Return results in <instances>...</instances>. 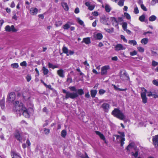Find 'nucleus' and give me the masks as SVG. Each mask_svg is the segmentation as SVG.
<instances>
[{
    "label": "nucleus",
    "mask_w": 158,
    "mask_h": 158,
    "mask_svg": "<svg viewBox=\"0 0 158 158\" xmlns=\"http://www.w3.org/2000/svg\"><path fill=\"white\" fill-rule=\"evenodd\" d=\"M14 110L18 112L20 114L22 113L26 117H28L30 113L27 109L23 106V104L18 101H16L15 104Z\"/></svg>",
    "instance_id": "1"
},
{
    "label": "nucleus",
    "mask_w": 158,
    "mask_h": 158,
    "mask_svg": "<svg viewBox=\"0 0 158 158\" xmlns=\"http://www.w3.org/2000/svg\"><path fill=\"white\" fill-rule=\"evenodd\" d=\"M112 114L121 120H124L125 118V116L123 113L117 108L114 109L112 112Z\"/></svg>",
    "instance_id": "2"
},
{
    "label": "nucleus",
    "mask_w": 158,
    "mask_h": 158,
    "mask_svg": "<svg viewBox=\"0 0 158 158\" xmlns=\"http://www.w3.org/2000/svg\"><path fill=\"white\" fill-rule=\"evenodd\" d=\"M118 133L121 135H115L114 136L116 137V139L118 140V141L120 142L121 146L122 147L123 146L124 143V141L125 140V139L124 137L125 136L124 133V132H118Z\"/></svg>",
    "instance_id": "3"
},
{
    "label": "nucleus",
    "mask_w": 158,
    "mask_h": 158,
    "mask_svg": "<svg viewBox=\"0 0 158 158\" xmlns=\"http://www.w3.org/2000/svg\"><path fill=\"white\" fill-rule=\"evenodd\" d=\"M142 92L141 93V96L142 100V102L143 103H146L147 102L148 98L146 96L147 90L144 88H141Z\"/></svg>",
    "instance_id": "4"
},
{
    "label": "nucleus",
    "mask_w": 158,
    "mask_h": 158,
    "mask_svg": "<svg viewBox=\"0 0 158 158\" xmlns=\"http://www.w3.org/2000/svg\"><path fill=\"white\" fill-rule=\"evenodd\" d=\"M69 88L71 91L76 92V93H77L78 95H82L84 93V91L82 89H77L74 86H70Z\"/></svg>",
    "instance_id": "5"
},
{
    "label": "nucleus",
    "mask_w": 158,
    "mask_h": 158,
    "mask_svg": "<svg viewBox=\"0 0 158 158\" xmlns=\"http://www.w3.org/2000/svg\"><path fill=\"white\" fill-rule=\"evenodd\" d=\"M78 96V93H71L68 92L67 94H66L65 98L66 99L70 98L72 99H74Z\"/></svg>",
    "instance_id": "6"
},
{
    "label": "nucleus",
    "mask_w": 158,
    "mask_h": 158,
    "mask_svg": "<svg viewBox=\"0 0 158 158\" xmlns=\"http://www.w3.org/2000/svg\"><path fill=\"white\" fill-rule=\"evenodd\" d=\"M15 95L14 92H11L8 95L7 100L10 102H13L15 99Z\"/></svg>",
    "instance_id": "7"
},
{
    "label": "nucleus",
    "mask_w": 158,
    "mask_h": 158,
    "mask_svg": "<svg viewBox=\"0 0 158 158\" xmlns=\"http://www.w3.org/2000/svg\"><path fill=\"white\" fill-rule=\"evenodd\" d=\"M5 31H6L10 32L12 31L13 32H16L17 30L15 28L13 25H12L11 27L9 25L6 26L5 27Z\"/></svg>",
    "instance_id": "8"
},
{
    "label": "nucleus",
    "mask_w": 158,
    "mask_h": 158,
    "mask_svg": "<svg viewBox=\"0 0 158 158\" xmlns=\"http://www.w3.org/2000/svg\"><path fill=\"white\" fill-rule=\"evenodd\" d=\"M110 67L108 66H105L102 67L101 73L102 75H104L106 74L107 70L109 69Z\"/></svg>",
    "instance_id": "9"
},
{
    "label": "nucleus",
    "mask_w": 158,
    "mask_h": 158,
    "mask_svg": "<svg viewBox=\"0 0 158 158\" xmlns=\"http://www.w3.org/2000/svg\"><path fill=\"white\" fill-rule=\"evenodd\" d=\"M126 47L121 44H118L116 45L114 47V50L116 51H118L121 50H124Z\"/></svg>",
    "instance_id": "10"
},
{
    "label": "nucleus",
    "mask_w": 158,
    "mask_h": 158,
    "mask_svg": "<svg viewBox=\"0 0 158 158\" xmlns=\"http://www.w3.org/2000/svg\"><path fill=\"white\" fill-rule=\"evenodd\" d=\"M153 143L155 147H158V135L154 136L152 137Z\"/></svg>",
    "instance_id": "11"
},
{
    "label": "nucleus",
    "mask_w": 158,
    "mask_h": 158,
    "mask_svg": "<svg viewBox=\"0 0 158 158\" xmlns=\"http://www.w3.org/2000/svg\"><path fill=\"white\" fill-rule=\"evenodd\" d=\"M109 106L110 105L108 104L105 103L102 105L101 107L105 112H107L109 108Z\"/></svg>",
    "instance_id": "12"
},
{
    "label": "nucleus",
    "mask_w": 158,
    "mask_h": 158,
    "mask_svg": "<svg viewBox=\"0 0 158 158\" xmlns=\"http://www.w3.org/2000/svg\"><path fill=\"white\" fill-rule=\"evenodd\" d=\"M129 78L127 76V73L125 71H124L123 74H122L120 76V79L122 80L125 81L127 80Z\"/></svg>",
    "instance_id": "13"
},
{
    "label": "nucleus",
    "mask_w": 158,
    "mask_h": 158,
    "mask_svg": "<svg viewBox=\"0 0 158 158\" xmlns=\"http://www.w3.org/2000/svg\"><path fill=\"white\" fill-rule=\"evenodd\" d=\"M38 12V9L36 8H31L30 10V13L32 15H36Z\"/></svg>",
    "instance_id": "14"
},
{
    "label": "nucleus",
    "mask_w": 158,
    "mask_h": 158,
    "mask_svg": "<svg viewBox=\"0 0 158 158\" xmlns=\"http://www.w3.org/2000/svg\"><path fill=\"white\" fill-rule=\"evenodd\" d=\"M108 19L106 18L105 16H102L100 18V21L102 23L104 24H106Z\"/></svg>",
    "instance_id": "15"
},
{
    "label": "nucleus",
    "mask_w": 158,
    "mask_h": 158,
    "mask_svg": "<svg viewBox=\"0 0 158 158\" xmlns=\"http://www.w3.org/2000/svg\"><path fill=\"white\" fill-rule=\"evenodd\" d=\"M15 138L18 140L21 141L22 138L20 136V134L19 131H16L15 134Z\"/></svg>",
    "instance_id": "16"
},
{
    "label": "nucleus",
    "mask_w": 158,
    "mask_h": 158,
    "mask_svg": "<svg viewBox=\"0 0 158 158\" xmlns=\"http://www.w3.org/2000/svg\"><path fill=\"white\" fill-rule=\"evenodd\" d=\"M134 143H131L129 144L127 148V149L129 151H131L133 149H135Z\"/></svg>",
    "instance_id": "17"
},
{
    "label": "nucleus",
    "mask_w": 158,
    "mask_h": 158,
    "mask_svg": "<svg viewBox=\"0 0 158 158\" xmlns=\"http://www.w3.org/2000/svg\"><path fill=\"white\" fill-rule=\"evenodd\" d=\"M11 155L12 158H21L19 155L14 152H11Z\"/></svg>",
    "instance_id": "18"
},
{
    "label": "nucleus",
    "mask_w": 158,
    "mask_h": 158,
    "mask_svg": "<svg viewBox=\"0 0 158 158\" xmlns=\"http://www.w3.org/2000/svg\"><path fill=\"white\" fill-rule=\"evenodd\" d=\"M82 43H85V44H88L91 43L90 39L89 37L85 38L83 39Z\"/></svg>",
    "instance_id": "19"
},
{
    "label": "nucleus",
    "mask_w": 158,
    "mask_h": 158,
    "mask_svg": "<svg viewBox=\"0 0 158 158\" xmlns=\"http://www.w3.org/2000/svg\"><path fill=\"white\" fill-rule=\"evenodd\" d=\"M61 5L65 10L68 11L69 10V7L66 3L64 2H62L61 3Z\"/></svg>",
    "instance_id": "20"
},
{
    "label": "nucleus",
    "mask_w": 158,
    "mask_h": 158,
    "mask_svg": "<svg viewBox=\"0 0 158 158\" xmlns=\"http://www.w3.org/2000/svg\"><path fill=\"white\" fill-rule=\"evenodd\" d=\"M57 74L60 77H64V71L62 69L59 70L57 71Z\"/></svg>",
    "instance_id": "21"
},
{
    "label": "nucleus",
    "mask_w": 158,
    "mask_h": 158,
    "mask_svg": "<svg viewBox=\"0 0 158 158\" xmlns=\"http://www.w3.org/2000/svg\"><path fill=\"white\" fill-rule=\"evenodd\" d=\"M95 133L97 135L99 136L101 139L103 140H105V138L103 134L98 131H95Z\"/></svg>",
    "instance_id": "22"
},
{
    "label": "nucleus",
    "mask_w": 158,
    "mask_h": 158,
    "mask_svg": "<svg viewBox=\"0 0 158 158\" xmlns=\"http://www.w3.org/2000/svg\"><path fill=\"white\" fill-rule=\"evenodd\" d=\"M97 91L96 90H91L90 91L91 95V97L92 98H94L95 97L97 93Z\"/></svg>",
    "instance_id": "23"
},
{
    "label": "nucleus",
    "mask_w": 158,
    "mask_h": 158,
    "mask_svg": "<svg viewBox=\"0 0 158 158\" xmlns=\"http://www.w3.org/2000/svg\"><path fill=\"white\" fill-rule=\"evenodd\" d=\"M110 20L113 23V24H114L115 26H116L118 25V22L116 20L115 18L114 17H111L110 18Z\"/></svg>",
    "instance_id": "24"
},
{
    "label": "nucleus",
    "mask_w": 158,
    "mask_h": 158,
    "mask_svg": "<svg viewBox=\"0 0 158 158\" xmlns=\"http://www.w3.org/2000/svg\"><path fill=\"white\" fill-rule=\"evenodd\" d=\"M96 39L98 40H102L103 38V35L101 33H98L96 35Z\"/></svg>",
    "instance_id": "25"
},
{
    "label": "nucleus",
    "mask_w": 158,
    "mask_h": 158,
    "mask_svg": "<svg viewBox=\"0 0 158 158\" xmlns=\"http://www.w3.org/2000/svg\"><path fill=\"white\" fill-rule=\"evenodd\" d=\"M105 10L107 12H109L111 10L110 6L106 4L105 7Z\"/></svg>",
    "instance_id": "26"
},
{
    "label": "nucleus",
    "mask_w": 158,
    "mask_h": 158,
    "mask_svg": "<svg viewBox=\"0 0 158 158\" xmlns=\"http://www.w3.org/2000/svg\"><path fill=\"white\" fill-rule=\"evenodd\" d=\"M148 42V39L147 38L143 39L141 41L142 44H146Z\"/></svg>",
    "instance_id": "27"
},
{
    "label": "nucleus",
    "mask_w": 158,
    "mask_h": 158,
    "mask_svg": "<svg viewBox=\"0 0 158 158\" xmlns=\"http://www.w3.org/2000/svg\"><path fill=\"white\" fill-rule=\"evenodd\" d=\"M132 156H134L135 158H137L138 155V150H136L135 152H131Z\"/></svg>",
    "instance_id": "28"
},
{
    "label": "nucleus",
    "mask_w": 158,
    "mask_h": 158,
    "mask_svg": "<svg viewBox=\"0 0 158 158\" xmlns=\"http://www.w3.org/2000/svg\"><path fill=\"white\" fill-rule=\"evenodd\" d=\"M42 70L44 75H47L49 71L47 69L45 68V67L44 66L43 67Z\"/></svg>",
    "instance_id": "29"
},
{
    "label": "nucleus",
    "mask_w": 158,
    "mask_h": 158,
    "mask_svg": "<svg viewBox=\"0 0 158 158\" xmlns=\"http://www.w3.org/2000/svg\"><path fill=\"white\" fill-rule=\"evenodd\" d=\"M156 19V17L154 15H152L149 18V21H155Z\"/></svg>",
    "instance_id": "30"
},
{
    "label": "nucleus",
    "mask_w": 158,
    "mask_h": 158,
    "mask_svg": "<svg viewBox=\"0 0 158 158\" xmlns=\"http://www.w3.org/2000/svg\"><path fill=\"white\" fill-rule=\"evenodd\" d=\"M128 43L134 46L135 45L137 44V42L135 40H129L128 41Z\"/></svg>",
    "instance_id": "31"
},
{
    "label": "nucleus",
    "mask_w": 158,
    "mask_h": 158,
    "mask_svg": "<svg viewBox=\"0 0 158 158\" xmlns=\"http://www.w3.org/2000/svg\"><path fill=\"white\" fill-rule=\"evenodd\" d=\"M66 131L65 130H63L62 131L61 133V136L64 138L66 135Z\"/></svg>",
    "instance_id": "32"
},
{
    "label": "nucleus",
    "mask_w": 158,
    "mask_h": 158,
    "mask_svg": "<svg viewBox=\"0 0 158 158\" xmlns=\"http://www.w3.org/2000/svg\"><path fill=\"white\" fill-rule=\"evenodd\" d=\"M124 0H120L118 2V4L120 6H122L124 5Z\"/></svg>",
    "instance_id": "33"
},
{
    "label": "nucleus",
    "mask_w": 158,
    "mask_h": 158,
    "mask_svg": "<svg viewBox=\"0 0 158 158\" xmlns=\"http://www.w3.org/2000/svg\"><path fill=\"white\" fill-rule=\"evenodd\" d=\"M77 22H78V23L81 25H84V23L81 20L80 18H77Z\"/></svg>",
    "instance_id": "34"
},
{
    "label": "nucleus",
    "mask_w": 158,
    "mask_h": 158,
    "mask_svg": "<svg viewBox=\"0 0 158 158\" xmlns=\"http://www.w3.org/2000/svg\"><path fill=\"white\" fill-rule=\"evenodd\" d=\"M62 27L64 30H66L68 29L70 27V26L68 23H67L64 25Z\"/></svg>",
    "instance_id": "35"
},
{
    "label": "nucleus",
    "mask_w": 158,
    "mask_h": 158,
    "mask_svg": "<svg viewBox=\"0 0 158 158\" xmlns=\"http://www.w3.org/2000/svg\"><path fill=\"white\" fill-rule=\"evenodd\" d=\"M62 51L64 53L66 54H67L69 50L67 47H63L62 48Z\"/></svg>",
    "instance_id": "36"
},
{
    "label": "nucleus",
    "mask_w": 158,
    "mask_h": 158,
    "mask_svg": "<svg viewBox=\"0 0 158 158\" xmlns=\"http://www.w3.org/2000/svg\"><path fill=\"white\" fill-rule=\"evenodd\" d=\"M11 66L13 68L16 69L18 67L19 64L17 63H14L11 64Z\"/></svg>",
    "instance_id": "37"
},
{
    "label": "nucleus",
    "mask_w": 158,
    "mask_h": 158,
    "mask_svg": "<svg viewBox=\"0 0 158 158\" xmlns=\"http://www.w3.org/2000/svg\"><path fill=\"white\" fill-rule=\"evenodd\" d=\"M62 22L61 21H59L56 23L55 25L56 27H59L61 25Z\"/></svg>",
    "instance_id": "38"
},
{
    "label": "nucleus",
    "mask_w": 158,
    "mask_h": 158,
    "mask_svg": "<svg viewBox=\"0 0 158 158\" xmlns=\"http://www.w3.org/2000/svg\"><path fill=\"white\" fill-rule=\"evenodd\" d=\"M122 27L125 31L127 29V23L126 22H123L122 24Z\"/></svg>",
    "instance_id": "39"
},
{
    "label": "nucleus",
    "mask_w": 158,
    "mask_h": 158,
    "mask_svg": "<svg viewBox=\"0 0 158 158\" xmlns=\"http://www.w3.org/2000/svg\"><path fill=\"white\" fill-rule=\"evenodd\" d=\"M138 51L140 52H144V49L143 48L140 47H139L137 48Z\"/></svg>",
    "instance_id": "40"
},
{
    "label": "nucleus",
    "mask_w": 158,
    "mask_h": 158,
    "mask_svg": "<svg viewBox=\"0 0 158 158\" xmlns=\"http://www.w3.org/2000/svg\"><path fill=\"white\" fill-rule=\"evenodd\" d=\"M124 15L126 17V18L128 19H130L131 17L130 15L126 12H125L124 13Z\"/></svg>",
    "instance_id": "41"
},
{
    "label": "nucleus",
    "mask_w": 158,
    "mask_h": 158,
    "mask_svg": "<svg viewBox=\"0 0 158 158\" xmlns=\"http://www.w3.org/2000/svg\"><path fill=\"white\" fill-rule=\"evenodd\" d=\"M74 53V52L73 51L69 50L68 51V52L67 54V56H69V55H73Z\"/></svg>",
    "instance_id": "42"
},
{
    "label": "nucleus",
    "mask_w": 158,
    "mask_h": 158,
    "mask_svg": "<svg viewBox=\"0 0 158 158\" xmlns=\"http://www.w3.org/2000/svg\"><path fill=\"white\" fill-rule=\"evenodd\" d=\"M145 18V16L143 15L139 17V19L140 21L141 22H143L144 21Z\"/></svg>",
    "instance_id": "43"
},
{
    "label": "nucleus",
    "mask_w": 158,
    "mask_h": 158,
    "mask_svg": "<svg viewBox=\"0 0 158 158\" xmlns=\"http://www.w3.org/2000/svg\"><path fill=\"white\" fill-rule=\"evenodd\" d=\"M26 79L28 82H29L31 79V77L30 75H27L26 77Z\"/></svg>",
    "instance_id": "44"
},
{
    "label": "nucleus",
    "mask_w": 158,
    "mask_h": 158,
    "mask_svg": "<svg viewBox=\"0 0 158 158\" xmlns=\"http://www.w3.org/2000/svg\"><path fill=\"white\" fill-rule=\"evenodd\" d=\"M20 65L22 66H26L27 65V63L26 61H23L21 62L20 64Z\"/></svg>",
    "instance_id": "45"
},
{
    "label": "nucleus",
    "mask_w": 158,
    "mask_h": 158,
    "mask_svg": "<svg viewBox=\"0 0 158 158\" xmlns=\"http://www.w3.org/2000/svg\"><path fill=\"white\" fill-rule=\"evenodd\" d=\"M106 92V91L103 89H100L99 91V93L100 95L103 94Z\"/></svg>",
    "instance_id": "46"
},
{
    "label": "nucleus",
    "mask_w": 158,
    "mask_h": 158,
    "mask_svg": "<svg viewBox=\"0 0 158 158\" xmlns=\"http://www.w3.org/2000/svg\"><path fill=\"white\" fill-rule=\"evenodd\" d=\"M152 83L154 85L158 86V81L157 80H153Z\"/></svg>",
    "instance_id": "47"
},
{
    "label": "nucleus",
    "mask_w": 158,
    "mask_h": 158,
    "mask_svg": "<svg viewBox=\"0 0 158 158\" xmlns=\"http://www.w3.org/2000/svg\"><path fill=\"white\" fill-rule=\"evenodd\" d=\"M130 53L131 56H133L136 55L137 54V52L136 51H134L133 52H130Z\"/></svg>",
    "instance_id": "48"
},
{
    "label": "nucleus",
    "mask_w": 158,
    "mask_h": 158,
    "mask_svg": "<svg viewBox=\"0 0 158 158\" xmlns=\"http://www.w3.org/2000/svg\"><path fill=\"white\" fill-rule=\"evenodd\" d=\"M152 65L154 66H156L157 65L158 66V63L154 60L152 61Z\"/></svg>",
    "instance_id": "49"
},
{
    "label": "nucleus",
    "mask_w": 158,
    "mask_h": 158,
    "mask_svg": "<svg viewBox=\"0 0 158 158\" xmlns=\"http://www.w3.org/2000/svg\"><path fill=\"white\" fill-rule=\"evenodd\" d=\"M134 12L136 14H138L139 13V10L137 7H135Z\"/></svg>",
    "instance_id": "50"
},
{
    "label": "nucleus",
    "mask_w": 158,
    "mask_h": 158,
    "mask_svg": "<svg viewBox=\"0 0 158 158\" xmlns=\"http://www.w3.org/2000/svg\"><path fill=\"white\" fill-rule=\"evenodd\" d=\"M141 7L143 10L145 11H147V8L143 4H142L141 5Z\"/></svg>",
    "instance_id": "51"
},
{
    "label": "nucleus",
    "mask_w": 158,
    "mask_h": 158,
    "mask_svg": "<svg viewBox=\"0 0 158 158\" xmlns=\"http://www.w3.org/2000/svg\"><path fill=\"white\" fill-rule=\"evenodd\" d=\"M44 131L45 133V134H48L50 132V130L49 129L45 128Z\"/></svg>",
    "instance_id": "52"
},
{
    "label": "nucleus",
    "mask_w": 158,
    "mask_h": 158,
    "mask_svg": "<svg viewBox=\"0 0 158 158\" xmlns=\"http://www.w3.org/2000/svg\"><path fill=\"white\" fill-rule=\"evenodd\" d=\"M121 39L123 40L125 42H127V40L125 38V36L123 35H121Z\"/></svg>",
    "instance_id": "53"
},
{
    "label": "nucleus",
    "mask_w": 158,
    "mask_h": 158,
    "mask_svg": "<svg viewBox=\"0 0 158 158\" xmlns=\"http://www.w3.org/2000/svg\"><path fill=\"white\" fill-rule=\"evenodd\" d=\"M94 8V5H90L88 7V9L90 10H93Z\"/></svg>",
    "instance_id": "54"
},
{
    "label": "nucleus",
    "mask_w": 158,
    "mask_h": 158,
    "mask_svg": "<svg viewBox=\"0 0 158 158\" xmlns=\"http://www.w3.org/2000/svg\"><path fill=\"white\" fill-rule=\"evenodd\" d=\"M146 94H147V96L148 97H150L151 96H152L153 94H152V92H147Z\"/></svg>",
    "instance_id": "55"
},
{
    "label": "nucleus",
    "mask_w": 158,
    "mask_h": 158,
    "mask_svg": "<svg viewBox=\"0 0 158 158\" xmlns=\"http://www.w3.org/2000/svg\"><path fill=\"white\" fill-rule=\"evenodd\" d=\"M80 10L79 8L78 7L76 8L74 10V12L76 14H78Z\"/></svg>",
    "instance_id": "56"
},
{
    "label": "nucleus",
    "mask_w": 158,
    "mask_h": 158,
    "mask_svg": "<svg viewBox=\"0 0 158 158\" xmlns=\"http://www.w3.org/2000/svg\"><path fill=\"white\" fill-rule=\"evenodd\" d=\"M48 67L49 68H51L53 69H54L53 66L54 65L50 63H48Z\"/></svg>",
    "instance_id": "57"
},
{
    "label": "nucleus",
    "mask_w": 158,
    "mask_h": 158,
    "mask_svg": "<svg viewBox=\"0 0 158 158\" xmlns=\"http://www.w3.org/2000/svg\"><path fill=\"white\" fill-rule=\"evenodd\" d=\"M92 14L94 16H97L98 15V12L97 11H94L92 13Z\"/></svg>",
    "instance_id": "58"
},
{
    "label": "nucleus",
    "mask_w": 158,
    "mask_h": 158,
    "mask_svg": "<svg viewBox=\"0 0 158 158\" xmlns=\"http://www.w3.org/2000/svg\"><path fill=\"white\" fill-rule=\"evenodd\" d=\"M123 21V19L122 17H118V22H121Z\"/></svg>",
    "instance_id": "59"
},
{
    "label": "nucleus",
    "mask_w": 158,
    "mask_h": 158,
    "mask_svg": "<svg viewBox=\"0 0 158 158\" xmlns=\"http://www.w3.org/2000/svg\"><path fill=\"white\" fill-rule=\"evenodd\" d=\"M15 4L14 2H12L11 4L10 7L11 8H14L15 6Z\"/></svg>",
    "instance_id": "60"
},
{
    "label": "nucleus",
    "mask_w": 158,
    "mask_h": 158,
    "mask_svg": "<svg viewBox=\"0 0 158 158\" xmlns=\"http://www.w3.org/2000/svg\"><path fill=\"white\" fill-rule=\"evenodd\" d=\"M85 97L86 98H89L90 97V95L89 94V92H88L85 95Z\"/></svg>",
    "instance_id": "61"
},
{
    "label": "nucleus",
    "mask_w": 158,
    "mask_h": 158,
    "mask_svg": "<svg viewBox=\"0 0 158 158\" xmlns=\"http://www.w3.org/2000/svg\"><path fill=\"white\" fill-rule=\"evenodd\" d=\"M112 60H118V58L117 56H114L112 58Z\"/></svg>",
    "instance_id": "62"
},
{
    "label": "nucleus",
    "mask_w": 158,
    "mask_h": 158,
    "mask_svg": "<svg viewBox=\"0 0 158 158\" xmlns=\"http://www.w3.org/2000/svg\"><path fill=\"white\" fill-rule=\"evenodd\" d=\"M26 143L27 144L28 146H30L31 145V143L29 139H27L26 141Z\"/></svg>",
    "instance_id": "63"
},
{
    "label": "nucleus",
    "mask_w": 158,
    "mask_h": 158,
    "mask_svg": "<svg viewBox=\"0 0 158 158\" xmlns=\"http://www.w3.org/2000/svg\"><path fill=\"white\" fill-rule=\"evenodd\" d=\"M12 19H15V20H16L17 19V16L16 15H15L12 17Z\"/></svg>",
    "instance_id": "64"
}]
</instances>
